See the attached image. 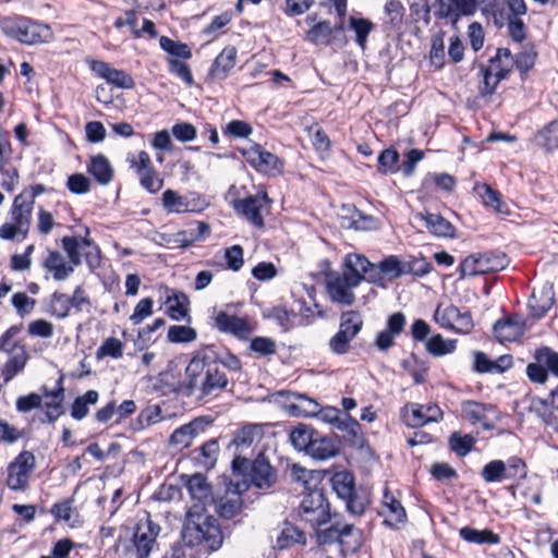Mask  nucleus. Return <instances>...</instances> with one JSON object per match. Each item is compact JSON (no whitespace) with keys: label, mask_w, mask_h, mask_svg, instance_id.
<instances>
[{"label":"nucleus","mask_w":558,"mask_h":558,"mask_svg":"<svg viewBox=\"0 0 558 558\" xmlns=\"http://www.w3.org/2000/svg\"><path fill=\"white\" fill-rule=\"evenodd\" d=\"M186 380L179 391L203 401L218 397L229 385V378L217 359L207 350L196 352L185 367Z\"/></svg>","instance_id":"nucleus-1"},{"label":"nucleus","mask_w":558,"mask_h":558,"mask_svg":"<svg viewBox=\"0 0 558 558\" xmlns=\"http://www.w3.org/2000/svg\"><path fill=\"white\" fill-rule=\"evenodd\" d=\"M88 235L89 229L86 227L84 236L62 238V247L69 257V262L60 252L49 251L43 265L54 280L63 281L69 278L75 267L82 264V252L85 253L89 265H93L98 259L99 250Z\"/></svg>","instance_id":"nucleus-2"},{"label":"nucleus","mask_w":558,"mask_h":558,"mask_svg":"<svg viewBox=\"0 0 558 558\" xmlns=\"http://www.w3.org/2000/svg\"><path fill=\"white\" fill-rule=\"evenodd\" d=\"M193 514L183 529V539L189 546L204 545L208 550L214 551L221 547L223 536L217 520L213 517L197 515L193 520Z\"/></svg>","instance_id":"nucleus-3"},{"label":"nucleus","mask_w":558,"mask_h":558,"mask_svg":"<svg viewBox=\"0 0 558 558\" xmlns=\"http://www.w3.org/2000/svg\"><path fill=\"white\" fill-rule=\"evenodd\" d=\"M21 330L22 326H12L0 338V350L9 355V360L1 371L5 383L10 381L15 375L22 372L28 360L24 344L15 341V337Z\"/></svg>","instance_id":"nucleus-4"},{"label":"nucleus","mask_w":558,"mask_h":558,"mask_svg":"<svg viewBox=\"0 0 558 558\" xmlns=\"http://www.w3.org/2000/svg\"><path fill=\"white\" fill-rule=\"evenodd\" d=\"M33 206L24 201L23 195H16L10 209L11 222L0 227V239L23 241L26 239L32 221Z\"/></svg>","instance_id":"nucleus-5"},{"label":"nucleus","mask_w":558,"mask_h":558,"mask_svg":"<svg viewBox=\"0 0 558 558\" xmlns=\"http://www.w3.org/2000/svg\"><path fill=\"white\" fill-rule=\"evenodd\" d=\"M509 259L501 252L474 253L466 256L460 264L461 278L475 277L505 269Z\"/></svg>","instance_id":"nucleus-6"},{"label":"nucleus","mask_w":558,"mask_h":558,"mask_svg":"<svg viewBox=\"0 0 558 558\" xmlns=\"http://www.w3.org/2000/svg\"><path fill=\"white\" fill-rule=\"evenodd\" d=\"M3 29L8 36L25 45H36L52 39L49 25L26 17L16 19V21L7 24Z\"/></svg>","instance_id":"nucleus-7"},{"label":"nucleus","mask_w":558,"mask_h":558,"mask_svg":"<svg viewBox=\"0 0 558 558\" xmlns=\"http://www.w3.org/2000/svg\"><path fill=\"white\" fill-rule=\"evenodd\" d=\"M481 476L486 483L517 481L526 476V465L524 461L518 457H511L507 462L502 460H492L483 466Z\"/></svg>","instance_id":"nucleus-8"},{"label":"nucleus","mask_w":558,"mask_h":558,"mask_svg":"<svg viewBox=\"0 0 558 558\" xmlns=\"http://www.w3.org/2000/svg\"><path fill=\"white\" fill-rule=\"evenodd\" d=\"M160 526L153 522L149 517L140 520L134 527L129 551L134 554L136 558H148L157 547Z\"/></svg>","instance_id":"nucleus-9"},{"label":"nucleus","mask_w":558,"mask_h":558,"mask_svg":"<svg viewBox=\"0 0 558 558\" xmlns=\"http://www.w3.org/2000/svg\"><path fill=\"white\" fill-rule=\"evenodd\" d=\"M299 515L312 527H319L330 520L329 504L322 489H312L304 496Z\"/></svg>","instance_id":"nucleus-10"},{"label":"nucleus","mask_w":558,"mask_h":558,"mask_svg":"<svg viewBox=\"0 0 558 558\" xmlns=\"http://www.w3.org/2000/svg\"><path fill=\"white\" fill-rule=\"evenodd\" d=\"M434 319L442 328L452 329L460 333H468L473 328L470 312H462L453 304H439L435 311Z\"/></svg>","instance_id":"nucleus-11"},{"label":"nucleus","mask_w":558,"mask_h":558,"mask_svg":"<svg viewBox=\"0 0 558 558\" xmlns=\"http://www.w3.org/2000/svg\"><path fill=\"white\" fill-rule=\"evenodd\" d=\"M36 466V458L31 451H22L8 466L7 485L12 490L25 489Z\"/></svg>","instance_id":"nucleus-12"},{"label":"nucleus","mask_w":558,"mask_h":558,"mask_svg":"<svg viewBox=\"0 0 558 558\" xmlns=\"http://www.w3.org/2000/svg\"><path fill=\"white\" fill-rule=\"evenodd\" d=\"M331 484L337 496L345 501L347 510L353 514L364 512L363 502L355 497L354 477L351 473L337 472L331 477Z\"/></svg>","instance_id":"nucleus-13"},{"label":"nucleus","mask_w":558,"mask_h":558,"mask_svg":"<svg viewBox=\"0 0 558 558\" xmlns=\"http://www.w3.org/2000/svg\"><path fill=\"white\" fill-rule=\"evenodd\" d=\"M403 422L412 428L424 426L442 418V411L437 404L407 403L401 410Z\"/></svg>","instance_id":"nucleus-14"},{"label":"nucleus","mask_w":558,"mask_h":558,"mask_svg":"<svg viewBox=\"0 0 558 558\" xmlns=\"http://www.w3.org/2000/svg\"><path fill=\"white\" fill-rule=\"evenodd\" d=\"M462 416L472 425L487 430L493 429L495 422L499 420L495 407L475 401H466L462 404Z\"/></svg>","instance_id":"nucleus-15"},{"label":"nucleus","mask_w":558,"mask_h":558,"mask_svg":"<svg viewBox=\"0 0 558 558\" xmlns=\"http://www.w3.org/2000/svg\"><path fill=\"white\" fill-rule=\"evenodd\" d=\"M245 160L256 170L264 173L280 172L281 161L279 158L265 150L260 145L254 144L248 148L242 150Z\"/></svg>","instance_id":"nucleus-16"},{"label":"nucleus","mask_w":558,"mask_h":558,"mask_svg":"<svg viewBox=\"0 0 558 558\" xmlns=\"http://www.w3.org/2000/svg\"><path fill=\"white\" fill-rule=\"evenodd\" d=\"M359 284V278L355 276H336L328 280L327 290L333 302L342 305H352L355 301L352 289Z\"/></svg>","instance_id":"nucleus-17"},{"label":"nucleus","mask_w":558,"mask_h":558,"mask_svg":"<svg viewBox=\"0 0 558 558\" xmlns=\"http://www.w3.org/2000/svg\"><path fill=\"white\" fill-rule=\"evenodd\" d=\"M267 194H256L234 203L235 210L256 227L264 226L263 208L269 204Z\"/></svg>","instance_id":"nucleus-18"},{"label":"nucleus","mask_w":558,"mask_h":558,"mask_svg":"<svg viewBox=\"0 0 558 558\" xmlns=\"http://www.w3.org/2000/svg\"><path fill=\"white\" fill-rule=\"evenodd\" d=\"M90 68L99 77L106 80L108 84L116 87L130 89L135 85L131 75L123 70L111 68L107 62L93 61L90 63Z\"/></svg>","instance_id":"nucleus-19"},{"label":"nucleus","mask_w":558,"mask_h":558,"mask_svg":"<svg viewBox=\"0 0 558 558\" xmlns=\"http://www.w3.org/2000/svg\"><path fill=\"white\" fill-rule=\"evenodd\" d=\"M208 424L209 421L204 417L194 418L190 423L182 425L172 433L169 440L170 445L179 449L189 447L192 444V440L199 433L204 432Z\"/></svg>","instance_id":"nucleus-20"},{"label":"nucleus","mask_w":558,"mask_h":558,"mask_svg":"<svg viewBox=\"0 0 558 558\" xmlns=\"http://www.w3.org/2000/svg\"><path fill=\"white\" fill-rule=\"evenodd\" d=\"M162 206L169 214L194 213L202 209L199 199L182 196L170 189L162 194Z\"/></svg>","instance_id":"nucleus-21"},{"label":"nucleus","mask_w":558,"mask_h":558,"mask_svg":"<svg viewBox=\"0 0 558 558\" xmlns=\"http://www.w3.org/2000/svg\"><path fill=\"white\" fill-rule=\"evenodd\" d=\"M215 326L221 331L232 333L239 338H245L252 331L250 324L235 315L219 312L215 317Z\"/></svg>","instance_id":"nucleus-22"},{"label":"nucleus","mask_w":558,"mask_h":558,"mask_svg":"<svg viewBox=\"0 0 558 558\" xmlns=\"http://www.w3.org/2000/svg\"><path fill=\"white\" fill-rule=\"evenodd\" d=\"M345 270L343 275L348 277L355 276L359 278V283L362 281L364 276L368 275V280L374 281L375 276L373 272L377 270L376 266L373 265L365 256L360 254H348L344 259Z\"/></svg>","instance_id":"nucleus-23"},{"label":"nucleus","mask_w":558,"mask_h":558,"mask_svg":"<svg viewBox=\"0 0 558 558\" xmlns=\"http://www.w3.org/2000/svg\"><path fill=\"white\" fill-rule=\"evenodd\" d=\"M525 330V324L520 317H511L507 320H499L494 325V333L501 343L517 341Z\"/></svg>","instance_id":"nucleus-24"},{"label":"nucleus","mask_w":558,"mask_h":558,"mask_svg":"<svg viewBox=\"0 0 558 558\" xmlns=\"http://www.w3.org/2000/svg\"><path fill=\"white\" fill-rule=\"evenodd\" d=\"M250 475L252 483L259 489L270 488L276 480L274 469L262 456L252 462Z\"/></svg>","instance_id":"nucleus-25"},{"label":"nucleus","mask_w":558,"mask_h":558,"mask_svg":"<svg viewBox=\"0 0 558 558\" xmlns=\"http://www.w3.org/2000/svg\"><path fill=\"white\" fill-rule=\"evenodd\" d=\"M554 304V291L550 286H543L538 290H533L527 306L533 317L541 318Z\"/></svg>","instance_id":"nucleus-26"},{"label":"nucleus","mask_w":558,"mask_h":558,"mask_svg":"<svg viewBox=\"0 0 558 558\" xmlns=\"http://www.w3.org/2000/svg\"><path fill=\"white\" fill-rule=\"evenodd\" d=\"M235 60L236 49L232 46L223 48L209 70V77L214 81L226 78L229 71L235 65Z\"/></svg>","instance_id":"nucleus-27"},{"label":"nucleus","mask_w":558,"mask_h":558,"mask_svg":"<svg viewBox=\"0 0 558 558\" xmlns=\"http://www.w3.org/2000/svg\"><path fill=\"white\" fill-rule=\"evenodd\" d=\"M240 485L234 488H229L223 497H221L216 509L218 513L225 519L234 518L242 508V498L240 493Z\"/></svg>","instance_id":"nucleus-28"},{"label":"nucleus","mask_w":558,"mask_h":558,"mask_svg":"<svg viewBox=\"0 0 558 558\" xmlns=\"http://www.w3.org/2000/svg\"><path fill=\"white\" fill-rule=\"evenodd\" d=\"M186 488L191 497L203 508L214 502L210 486L202 474L192 475L186 483Z\"/></svg>","instance_id":"nucleus-29"},{"label":"nucleus","mask_w":558,"mask_h":558,"mask_svg":"<svg viewBox=\"0 0 558 558\" xmlns=\"http://www.w3.org/2000/svg\"><path fill=\"white\" fill-rule=\"evenodd\" d=\"M87 170L100 185L109 184L113 178V168L101 154L92 157Z\"/></svg>","instance_id":"nucleus-30"},{"label":"nucleus","mask_w":558,"mask_h":558,"mask_svg":"<svg viewBox=\"0 0 558 558\" xmlns=\"http://www.w3.org/2000/svg\"><path fill=\"white\" fill-rule=\"evenodd\" d=\"M306 453L316 460H327L338 453V447L331 438L316 433Z\"/></svg>","instance_id":"nucleus-31"},{"label":"nucleus","mask_w":558,"mask_h":558,"mask_svg":"<svg viewBox=\"0 0 558 558\" xmlns=\"http://www.w3.org/2000/svg\"><path fill=\"white\" fill-rule=\"evenodd\" d=\"M474 192L482 199L484 206L492 207L498 214L509 213L507 206L501 201L500 193L494 190L490 185L477 183L474 186Z\"/></svg>","instance_id":"nucleus-32"},{"label":"nucleus","mask_w":558,"mask_h":558,"mask_svg":"<svg viewBox=\"0 0 558 558\" xmlns=\"http://www.w3.org/2000/svg\"><path fill=\"white\" fill-rule=\"evenodd\" d=\"M292 402L289 404V412L295 416L304 417H316L319 413L320 404L305 396V395H293Z\"/></svg>","instance_id":"nucleus-33"},{"label":"nucleus","mask_w":558,"mask_h":558,"mask_svg":"<svg viewBox=\"0 0 558 558\" xmlns=\"http://www.w3.org/2000/svg\"><path fill=\"white\" fill-rule=\"evenodd\" d=\"M460 536L468 543L473 544H498L500 537L490 530H476L471 526H464L459 531Z\"/></svg>","instance_id":"nucleus-34"},{"label":"nucleus","mask_w":558,"mask_h":558,"mask_svg":"<svg viewBox=\"0 0 558 558\" xmlns=\"http://www.w3.org/2000/svg\"><path fill=\"white\" fill-rule=\"evenodd\" d=\"M383 506L385 509H387L388 517L385 520V523L392 525L404 521L407 517L404 508L402 507L401 502L387 490L383 496Z\"/></svg>","instance_id":"nucleus-35"},{"label":"nucleus","mask_w":558,"mask_h":558,"mask_svg":"<svg viewBox=\"0 0 558 558\" xmlns=\"http://www.w3.org/2000/svg\"><path fill=\"white\" fill-rule=\"evenodd\" d=\"M426 228L437 236H453L454 227L438 214H426L422 216Z\"/></svg>","instance_id":"nucleus-36"},{"label":"nucleus","mask_w":558,"mask_h":558,"mask_svg":"<svg viewBox=\"0 0 558 558\" xmlns=\"http://www.w3.org/2000/svg\"><path fill=\"white\" fill-rule=\"evenodd\" d=\"M315 434L316 432L312 427L299 424L290 433V442L296 450L307 452Z\"/></svg>","instance_id":"nucleus-37"},{"label":"nucleus","mask_w":558,"mask_h":558,"mask_svg":"<svg viewBox=\"0 0 558 558\" xmlns=\"http://www.w3.org/2000/svg\"><path fill=\"white\" fill-rule=\"evenodd\" d=\"M497 63H489V65L482 70L483 86H481L482 95H492L496 89L499 82L508 74L501 71Z\"/></svg>","instance_id":"nucleus-38"},{"label":"nucleus","mask_w":558,"mask_h":558,"mask_svg":"<svg viewBox=\"0 0 558 558\" xmlns=\"http://www.w3.org/2000/svg\"><path fill=\"white\" fill-rule=\"evenodd\" d=\"M167 303L172 319L181 320L187 315L189 301L184 293L172 291L167 298Z\"/></svg>","instance_id":"nucleus-39"},{"label":"nucleus","mask_w":558,"mask_h":558,"mask_svg":"<svg viewBox=\"0 0 558 558\" xmlns=\"http://www.w3.org/2000/svg\"><path fill=\"white\" fill-rule=\"evenodd\" d=\"M363 327V318L356 311L343 312L340 316L339 331L350 335L353 338L357 336Z\"/></svg>","instance_id":"nucleus-40"},{"label":"nucleus","mask_w":558,"mask_h":558,"mask_svg":"<svg viewBox=\"0 0 558 558\" xmlns=\"http://www.w3.org/2000/svg\"><path fill=\"white\" fill-rule=\"evenodd\" d=\"M338 532L341 534L339 543L348 550H356L362 545V532L354 529L353 524H338Z\"/></svg>","instance_id":"nucleus-41"},{"label":"nucleus","mask_w":558,"mask_h":558,"mask_svg":"<svg viewBox=\"0 0 558 558\" xmlns=\"http://www.w3.org/2000/svg\"><path fill=\"white\" fill-rule=\"evenodd\" d=\"M99 395L96 390H88L83 396L76 398L72 404L71 415L75 420L84 418L89 412L88 405L96 404Z\"/></svg>","instance_id":"nucleus-42"},{"label":"nucleus","mask_w":558,"mask_h":558,"mask_svg":"<svg viewBox=\"0 0 558 558\" xmlns=\"http://www.w3.org/2000/svg\"><path fill=\"white\" fill-rule=\"evenodd\" d=\"M51 513L57 520H61L71 527H75L81 524L80 515L73 509L71 501L66 500L61 504H57L52 507Z\"/></svg>","instance_id":"nucleus-43"},{"label":"nucleus","mask_w":558,"mask_h":558,"mask_svg":"<svg viewBox=\"0 0 558 558\" xmlns=\"http://www.w3.org/2000/svg\"><path fill=\"white\" fill-rule=\"evenodd\" d=\"M306 537L302 530L299 527L287 524L280 532L277 538V546L279 548L290 547L294 544H305Z\"/></svg>","instance_id":"nucleus-44"},{"label":"nucleus","mask_w":558,"mask_h":558,"mask_svg":"<svg viewBox=\"0 0 558 558\" xmlns=\"http://www.w3.org/2000/svg\"><path fill=\"white\" fill-rule=\"evenodd\" d=\"M538 146L551 151L558 148V121L544 128L535 137Z\"/></svg>","instance_id":"nucleus-45"},{"label":"nucleus","mask_w":558,"mask_h":558,"mask_svg":"<svg viewBox=\"0 0 558 558\" xmlns=\"http://www.w3.org/2000/svg\"><path fill=\"white\" fill-rule=\"evenodd\" d=\"M350 27L354 31L356 35L357 45L362 49H365L368 34L372 32L374 27L373 23L366 19L352 16L350 19Z\"/></svg>","instance_id":"nucleus-46"},{"label":"nucleus","mask_w":558,"mask_h":558,"mask_svg":"<svg viewBox=\"0 0 558 558\" xmlns=\"http://www.w3.org/2000/svg\"><path fill=\"white\" fill-rule=\"evenodd\" d=\"M426 349L430 354L441 356L453 352L456 341L445 340L440 335H436L427 341Z\"/></svg>","instance_id":"nucleus-47"},{"label":"nucleus","mask_w":558,"mask_h":558,"mask_svg":"<svg viewBox=\"0 0 558 558\" xmlns=\"http://www.w3.org/2000/svg\"><path fill=\"white\" fill-rule=\"evenodd\" d=\"M535 359L545 364L547 372L558 377V352L548 347H543L536 350Z\"/></svg>","instance_id":"nucleus-48"},{"label":"nucleus","mask_w":558,"mask_h":558,"mask_svg":"<svg viewBox=\"0 0 558 558\" xmlns=\"http://www.w3.org/2000/svg\"><path fill=\"white\" fill-rule=\"evenodd\" d=\"M159 44L160 47L172 57L189 59L192 56L191 49L186 44L174 41L166 36L160 37Z\"/></svg>","instance_id":"nucleus-49"},{"label":"nucleus","mask_w":558,"mask_h":558,"mask_svg":"<svg viewBox=\"0 0 558 558\" xmlns=\"http://www.w3.org/2000/svg\"><path fill=\"white\" fill-rule=\"evenodd\" d=\"M70 298L63 293L54 292L51 296L49 313L57 318H65L70 312Z\"/></svg>","instance_id":"nucleus-50"},{"label":"nucleus","mask_w":558,"mask_h":558,"mask_svg":"<svg viewBox=\"0 0 558 558\" xmlns=\"http://www.w3.org/2000/svg\"><path fill=\"white\" fill-rule=\"evenodd\" d=\"M262 437L260 428L256 425L243 427L236 438L235 444L238 449L243 450L245 447H250L256 441H259Z\"/></svg>","instance_id":"nucleus-51"},{"label":"nucleus","mask_w":558,"mask_h":558,"mask_svg":"<svg viewBox=\"0 0 558 558\" xmlns=\"http://www.w3.org/2000/svg\"><path fill=\"white\" fill-rule=\"evenodd\" d=\"M399 154L395 149H385L378 156V171L381 174L397 172Z\"/></svg>","instance_id":"nucleus-52"},{"label":"nucleus","mask_w":558,"mask_h":558,"mask_svg":"<svg viewBox=\"0 0 558 558\" xmlns=\"http://www.w3.org/2000/svg\"><path fill=\"white\" fill-rule=\"evenodd\" d=\"M141 185L149 193H157L163 185V179L160 178L154 167L137 174Z\"/></svg>","instance_id":"nucleus-53"},{"label":"nucleus","mask_w":558,"mask_h":558,"mask_svg":"<svg viewBox=\"0 0 558 558\" xmlns=\"http://www.w3.org/2000/svg\"><path fill=\"white\" fill-rule=\"evenodd\" d=\"M475 439L472 436H460L458 433H453L449 439L451 450L460 457L466 456L471 451Z\"/></svg>","instance_id":"nucleus-54"},{"label":"nucleus","mask_w":558,"mask_h":558,"mask_svg":"<svg viewBox=\"0 0 558 558\" xmlns=\"http://www.w3.org/2000/svg\"><path fill=\"white\" fill-rule=\"evenodd\" d=\"M45 395L47 397H52L53 400L51 402H47L45 404L46 407V416L49 422L56 421L61 414H62V405L61 401L63 398V388L60 387L54 392H48L46 391Z\"/></svg>","instance_id":"nucleus-55"},{"label":"nucleus","mask_w":558,"mask_h":558,"mask_svg":"<svg viewBox=\"0 0 558 558\" xmlns=\"http://www.w3.org/2000/svg\"><path fill=\"white\" fill-rule=\"evenodd\" d=\"M354 338L341 331H337L329 340V349L332 353L342 355L350 351L351 341Z\"/></svg>","instance_id":"nucleus-56"},{"label":"nucleus","mask_w":558,"mask_h":558,"mask_svg":"<svg viewBox=\"0 0 558 558\" xmlns=\"http://www.w3.org/2000/svg\"><path fill=\"white\" fill-rule=\"evenodd\" d=\"M336 428L340 432L347 433L352 441H355L361 436L360 423L348 414H343L338 422Z\"/></svg>","instance_id":"nucleus-57"},{"label":"nucleus","mask_w":558,"mask_h":558,"mask_svg":"<svg viewBox=\"0 0 558 558\" xmlns=\"http://www.w3.org/2000/svg\"><path fill=\"white\" fill-rule=\"evenodd\" d=\"M330 23L324 21L314 25L307 33V39L314 44H327L331 35Z\"/></svg>","instance_id":"nucleus-58"},{"label":"nucleus","mask_w":558,"mask_h":558,"mask_svg":"<svg viewBox=\"0 0 558 558\" xmlns=\"http://www.w3.org/2000/svg\"><path fill=\"white\" fill-rule=\"evenodd\" d=\"M123 354V343L117 338H108L97 350V356H111L119 359Z\"/></svg>","instance_id":"nucleus-59"},{"label":"nucleus","mask_w":558,"mask_h":558,"mask_svg":"<svg viewBox=\"0 0 558 558\" xmlns=\"http://www.w3.org/2000/svg\"><path fill=\"white\" fill-rule=\"evenodd\" d=\"M196 337V331L189 326H171L168 330V339L171 342H191Z\"/></svg>","instance_id":"nucleus-60"},{"label":"nucleus","mask_w":558,"mask_h":558,"mask_svg":"<svg viewBox=\"0 0 558 558\" xmlns=\"http://www.w3.org/2000/svg\"><path fill=\"white\" fill-rule=\"evenodd\" d=\"M154 301L150 298L142 299L135 306L130 320L133 325H140L144 319L153 314Z\"/></svg>","instance_id":"nucleus-61"},{"label":"nucleus","mask_w":558,"mask_h":558,"mask_svg":"<svg viewBox=\"0 0 558 558\" xmlns=\"http://www.w3.org/2000/svg\"><path fill=\"white\" fill-rule=\"evenodd\" d=\"M227 267L233 271H238L244 264L243 247L241 245H232L225 251Z\"/></svg>","instance_id":"nucleus-62"},{"label":"nucleus","mask_w":558,"mask_h":558,"mask_svg":"<svg viewBox=\"0 0 558 558\" xmlns=\"http://www.w3.org/2000/svg\"><path fill=\"white\" fill-rule=\"evenodd\" d=\"M313 527L315 530L316 541L319 545H329L336 542L339 543L341 534L338 532V523L332 524L327 529Z\"/></svg>","instance_id":"nucleus-63"},{"label":"nucleus","mask_w":558,"mask_h":558,"mask_svg":"<svg viewBox=\"0 0 558 558\" xmlns=\"http://www.w3.org/2000/svg\"><path fill=\"white\" fill-rule=\"evenodd\" d=\"M66 186L74 194H85L90 190V181L82 173H74L68 178Z\"/></svg>","instance_id":"nucleus-64"}]
</instances>
